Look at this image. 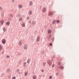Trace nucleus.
<instances>
[{"instance_id":"1","label":"nucleus","mask_w":79,"mask_h":79,"mask_svg":"<svg viewBox=\"0 0 79 79\" xmlns=\"http://www.w3.org/2000/svg\"><path fill=\"white\" fill-rule=\"evenodd\" d=\"M47 63L49 65V66H52V60H48L47 61Z\"/></svg>"},{"instance_id":"2","label":"nucleus","mask_w":79,"mask_h":79,"mask_svg":"<svg viewBox=\"0 0 79 79\" xmlns=\"http://www.w3.org/2000/svg\"><path fill=\"white\" fill-rule=\"evenodd\" d=\"M48 39L49 40V42H53V40H54V38L53 37L51 38Z\"/></svg>"},{"instance_id":"3","label":"nucleus","mask_w":79,"mask_h":79,"mask_svg":"<svg viewBox=\"0 0 79 79\" xmlns=\"http://www.w3.org/2000/svg\"><path fill=\"white\" fill-rule=\"evenodd\" d=\"M47 11V8L46 7H44L42 9V12L43 13H45Z\"/></svg>"},{"instance_id":"4","label":"nucleus","mask_w":79,"mask_h":79,"mask_svg":"<svg viewBox=\"0 0 79 79\" xmlns=\"http://www.w3.org/2000/svg\"><path fill=\"white\" fill-rule=\"evenodd\" d=\"M40 36H37V38L36 39V42H39V41H40Z\"/></svg>"},{"instance_id":"5","label":"nucleus","mask_w":79,"mask_h":79,"mask_svg":"<svg viewBox=\"0 0 79 79\" xmlns=\"http://www.w3.org/2000/svg\"><path fill=\"white\" fill-rule=\"evenodd\" d=\"M2 43L3 45L5 44V43H6V40L5 39H3L2 40Z\"/></svg>"},{"instance_id":"6","label":"nucleus","mask_w":79,"mask_h":79,"mask_svg":"<svg viewBox=\"0 0 79 79\" xmlns=\"http://www.w3.org/2000/svg\"><path fill=\"white\" fill-rule=\"evenodd\" d=\"M54 12H49L48 13V15L49 16H52V15H53Z\"/></svg>"},{"instance_id":"7","label":"nucleus","mask_w":79,"mask_h":79,"mask_svg":"<svg viewBox=\"0 0 79 79\" xmlns=\"http://www.w3.org/2000/svg\"><path fill=\"white\" fill-rule=\"evenodd\" d=\"M24 50H27V46L26 44H25L23 47Z\"/></svg>"},{"instance_id":"8","label":"nucleus","mask_w":79,"mask_h":79,"mask_svg":"<svg viewBox=\"0 0 79 79\" xmlns=\"http://www.w3.org/2000/svg\"><path fill=\"white\" fill-rule=\"evenodd\" d=\"M32 10H30L28 11V14L29 15H32Z\"/></svg>"},{"instance_id":"9","label":"nucleus","mask_w":79,"mask_h":79,"mask_svg":"<svg viewBox=\"0 0 79 79\" xmlns=\"http://www.w3.org/2000/svg\"><path fill=\"white\" fill-rule=\"evenodd\" d=\"M0 23L1 24V25L2 26L3 24V23H4V21L3 20H1L0 21Z\"/></svg>"},{"instance_id":"10","label":"nucleus","mask_w":79,"mask_h":79,"mask_svg":"<svg viewBox=\"0 0 79 79\" xmlns=\"http://www.w3.org/2000/svg\"><path fill=\"white\" fill-rule=\"evenodd\" d=\"M29 5L30 6H32L33 5V2L32 1H29Z\"/></svg>"},{"instance_id":"11","label":"nucleus","mask_w":79,"mask_h":79,"mask_svg":"<svg viewBox=\"0 0 79 79\" xmlns=\"http://www.w3.org/2000/svg\"><path fill=\"white\" fill-rule=\"evenodd\" d=\"M23 6L21 4H19V8H20V9H21V8H23Z\"/></svg>"},{"instance_id":"12","label":"nucleus","mask_w":79,"mask_h":79,"mask_svg":"<svg viewBox=\"0 0 79 79\" xmlns=\"http://www.w3.org/2000/svg\"><path fill=\"white\" fill-rule=\"evenodd\" d=\"M6 24L7 26H9L10 24V22L8 21L6 22Z\"/></svg>"},{"instance_id":"13","label":"nucleus","mask_w":79,"mask_h":79,"mask_svg":"<svg viewBox=\"0 0 79 79\" xmlns=\"http://www.w3.org/2000/svg\"><path fill=\"white\" fill-rule=\"evenodd\" d=\"M30 61H31V59L29 58L27 60V63L29 64V63H30Z\"/></svg>"},{"instance_id":"14","label":"nucleus","mask_w":79,"mask_h":79,"mask_svg":"<svg viewBox=\"0 0 79 79\" xmlns=\"http://www.w3.org/2000/svg\"><path fill=\"white\" fill-rule=\"evenodd\" d=\"M4 12H3V11L2 12V13L1 14V17L2 18H3V17H4Z\"/></svg>"},{"instance_id":"15","label":"nucleus","mask_w":79,"mask_h":79,"mask_svg":"<svg viewBox=\"0 0 79 79\" xmlns=\"http://www.w3.org/2000/svg\"><path fill=\"white\" fill-rule=\"evenodd\" d=\"M32 24H33V25H35V24H36V22H35L34 21H33Z\"/></svg>"},{"instance_id":"16","label":"nucleus","mask_w":79,"mask_h":79,"mask_svg":"<svg viewBox=\"0 0 79 79\" xmlns=\"http://www.w3.org/2000/svg\"><path fill=\"white\" fill-rule=\"evenodd\" d=\"M56 20H53V21L52 22V24H55V23H56Z\"/></svg>"},{"instance_id":"17","label":"nucleus","mask_w":79,"mask_h":79,"mask_svg":"<svg viewBox=\"0 0 79 79\" xmlns=\"http://www.w3.org/2000/svg\"><path fill=\"white\" fill-rule=\"evenodd\" d=\"M48 34H51L52 32V30L50 29L48 30Z\"/></svg>"},{"instance_id":"18","label":"nucleus","mask_w":79,"mask_h":79,"mask_svg":"<svg viewBox=\"0 0 79 79\" xmlns=\"http://www.w3.org/2000/svg\"><path fill=\"white\" fill-rule=\"evenodd\" d=\"M2 29L3 30V31L4 32H6V28L5 27H4Z\"/></svg>"},{"instance_id":"19","label":"nucleus","mask_w":79,"mask_h":79,"mask_svg":"<svg viewBox=\"0 0 79 79\" xmlns=\"http://www.w3.org/2000/svg\"><path fill=\"white\" fill-rule=\"evenodd\" d=\"M21 16V14H18L17 15H16V17L17 18H18L19 17H20Z\"/></svg>"},{"instance_id":"20","label":"nucleus","mask_w":79,"mask_h":79,"mask_svg":"<svg viewBox=\"0 0 79 79\" xmlns=\"http://www.w3.org/2000/svg\"><path fill=\"white\" fill-rule=\"evenodd\" d=\"M21 41H22V40H21V41H19V44L20 45H22V42H21Z\"/></svg>"},{"instance_id":"21","label":"nucleus","mask_w":79,"mask_h":79,"mask_svg":"<svg viewBox=\"0 0 79 79\" xmlns=\"http://www.w3.org/2000/svg\"><path fill=\"white\" fill-rule=\"evenodd\" d=\"M43 66L44 67H45V66H46V65H45V64H46V62H43Z\"/></svg>"},{"instance_id":"22","label":"nucleus","mask_w":79,"mask_h":79,"mask_svg":"<svg viewBox=\"0 0 79 79\" xmlns=\"http://www.w3.org/2000/svg\"><path fill=\"white\" fill-rule=\"evenodd\" d=\"M33 79H37V76H33Z\"/></svg>"},{"instance_id":"23","label":"nucleus","mask_w":79,"mask_h":79,"mask_svg":"<svg viewBox=\"0 0 79 79\" xmlns=\"http://www.w3.org/2000/svg\"><path fill=\"white\" fill-rule=\"evenodd\" d=\"M19 21H23V18H22V17H20V18L19 19Z\"/></svg>"},{"instance_id":"24","label":"nucleus","mask_w":79,"mask_h":79,"mask_svg":"<svg viewBox=\"0 0 79 79\" xmlns=\"http://www.w3.org/2000/svg\"><path fill=\"white\" fill-rule=\"evenodd\" d=\"M60 69H63L64 68V67L63 66H60Z\"/></svg>"},{"instance_id":"25","label":"nucleus","mask_w":79,"mask_h":79,"mask_svg":"<svg viewBox=\"0 0 79 79\" xmlns=\"http://www.w3.org/2000/svg\"><path fill=\"white\" fill-rule=\"evenodd\" d=\"M8 20H10V21H11V20H12V18L10 17H9L8 18Z\"/></svg>"},{"instance_id":"26","label":"nucleus","mask_w":79,"mask_h":79,"mask_svg":"<svg viewBox=\"0 0 79 79\" xmlns=\"http://www.w3.org/2000/svg\"><path fill=\"white\" fill-rule=\"evenodd\" d=\"M19 69H18L17 70V73H19V74H20V72H19Z\"/></svg>"},{"instance_id":"27","label":"nucleus","mask_w":79,"mask_h":79,"mask_svg":"<svg viewBox=\"0 0 79 79\" xmlns=\"http://www.w3.org/2000/svg\"><path fill=\"white\" fill-rule=\"evenodd\" d=\"M30 18L29 16H27V20H29L30 19Z\"/></svg>"},{"instance_id":"28","label":"nucleus","mask_w":79,"mask_h":79,"mask_svg":"<svg viewBox=\"0 0 79 79\" xmlns=\"http://www.w3.org/2000/svg\"><path fill=\"white\" fill-rule=\"evenodd\" d=\"M27 72H25L24 73V75L25 76H27Z\"/></svg>"},{"instance_id":"29","label":"nucleus","mask_w":79,"mask_h":79,"mask_svg":"<svg viewBox=\"0 0 79 79\" xmlns=\"http://www.w3.org/2000/svg\"><path fill=\"white\" fill-rule=\"evenodd\" d=\"M26 62H24V65H23V66L24 67H25V66H26Z\"/></svg>"},{"instance_id":"30","label":"nucleus","mask_w":79,"mask_h":79,"mask_svg":"<svg viewBox=\"0 0 79 79\" xmlns=\"http://www.w3.org/2000/svg\"><path fill=\"white\" fill-rule=\"evenodd\" d=\"M7 73H10V69H7Z\"/></svg>"},{"instance_id":"31","label":"nucleus","mask_w":79,"mask_h":79,"mask_svg":"<svg viewBox=\"0 0 79 79\" xmlns=\"http://www.w3.org/2000/svg\"><path fill=\"white\" fill-rule=\"evenodd\" d=\"M56 22L57 23H60V20H56Z\"/></svg>"},{"instance_id":"32","label":"nucleus","mask_w":79,"mask_h":79,"mask_svg":"<svg viewBox=\"0 0 79 79\" xmlns=\"http://www.w3.org/2000/svg\"><path fill=\"white\" fill-rule=\"evenodd\" d=\"M52 37V35H49L48 38V39H50L51 38V37Z\"/></svg>"},{"instance_id":"33","label":"nucleus","mask_w":79,"mask_h":79,"mask_svg":"<svg viewBox=\"0 0 79 79\" xmlns=\"http://www.w3.org/2000/svg\"><path fill=\"white\" fill-rule=\"evenodd\" d=\"M9 16H10V17H13V15H12L11 14H9Z\"/></svg>"},{"instance_id":"34","label":"nucleus","mask_w":79,"mask_h":79,"mask_svg":"<svg viewBox=\"0 0 79 79\" xmlns=\"http://www.w3.org/2000/svg\"><path fill=\"white\" fill-rule=\"evenodd\" d=\"M22 25L23 27H25V24L24 23H23Z\"/></svg>"},{"instance_id":"35","label":"nucleus","mask_w":79,"mask_h":79,"mask_svg":"<svg viewBox=\"0 0 79 79\" xmlns=\"http://www.w3.org/2000/svg\"><path fill=\"white\" fill-rule=\"evenodd\" d=\"M2 49V45H0V50H1Z\"/></svg>"},{"instance_id":"36","label":"nucleus","mask_w":79,"mask_h":79,"mask_svg":"<svg viewBox=\"0 0 79 79\" xmlns=\"http://www.w3.org/2000/svg\"><path fill=\"white\" fill-rule=\"evenodd\" d=\"M55 66V64H53L52 65V68H54Z\"/></svg>"},{"instance_id":"37","label":"nucleus","mask_w":79,"mask_h":79,"mask_svg":"<svg viewBox=\"0 0 79 79\" xmlns=\"http://www.w3.org/2000/svg\"><path fill=\"white\" fill-rule=\"evenodd\" d=\"M4 75H5V73H3L1 75L2 77H3V76H4Z\"/></svg>"},{"instance_id":"38","label":"nucleus","mask_w":79,"mask_h":79,"mask_svg":"<svg viewBox=\"0 0 79 79\" xmlns=\"http://www.w3.org/2000/svg\"><path fill=\"white\" fill-rule=\"evenodd\" d=\"M49 45L50 46H52V45H53V44L52 43H50L49 44Z\"/></svg>"},{"instance_id":"39","label":"nucleus","mask_w":79,"mask_h":79,"mask_svg":"<svg viewBox=\"0 0 79 79\" xmlns=\"http://www.w3.org/2000/svg\"><path fill=\"white\" fill-rule=\"evenodd\" d=\"M52 76H50L49 77V78L50 79H52Z\"/></svg>"},{"instance_id":"40","label":"nucleus","mask_w":79,"mask_h":79,"mask_svg":"<svg viewBox=\"0 0 79 79\" xmlns=\"http://www.w3.org/2000/svg\"><path fill=\"white\" fill-rule=\"evenodd\" d=\"M16 79V77H12V79Z\"/></svg>"},{"instance_id":"41","label":"nucleus","mask_w":79,"mask_h":79,"mask_svg":"<svg viewBox=\"0 0 79 79\" xmlns=\"http://www.w3.org/2000/svg\"><path fill=\"white\" fill-rule=\"evenodd\" d=\"M6 58H10V56H6Z\"/></svg>"},{"instance_id":"42","label":"nucleus","mask_w":79,"mask_h":79,"mask_svg":"<svg viewBox=\"0 0 79 79\" xmlns=\"http://www.w3.org/2000/svg\"><path fill=\"white\" fill-rule=\"evenodd\" d=\"M41 72H42V73H44V70H41Z\"/></svg>"},{"instance_id":"43","label":"nucleus","mask_w":79,"mask_h":79,"mask_svg":"<svg viewBox=\"0 0 79 79\" xmlns=\"http://www.w3.org/2000/svg\"><path fill=\"white\" fill-rule=\"evenodd\" d=\"M60 64H61V63L60 62H59L58 63V64L59 65H60Z\"/></svg>"},{"instance_id":"44","label":"nucleus","mask_w":79,"mask_h":79,"mask_svg":"<svg viewBox=\"0 0 79 79\" xmlns=\"http://www.w3.org/2000/svg\"><path fill=\"white\" fill-rule=\"evenodd\" d=\"M28 23H29L30 24H31V21H28Z\"/></svg>"},{"instance_id":"45","label":"nucleus","mask_w":79,"mask_h":79,"mask_svg":"<svg viewBox=\"0 0 79 79\" xmlns=\"http://www.w3.org/2000/svg\"><path fill=\"white\" fill-rule=\"evenodd\" d=\"M1 10H2V8L1 7H0V11Z\"/></svg>"},{"instance_id":"46","label":"nucleus","mask_w":79,"mask_h":79,"mask_svg":"<svg viewBox=\"0 0 79 79\" xmlns=\"http://www.w3.org/2000/svg\"><path fill=\"white\" fill-rule=\"evenodd\" d=\"M58 73H56V76H58Z\"/></svg>"},{"instance_id":"47","label":"nucleus","mask_w":79,"mask_h":79,"mask_svg":"<svg viewBox=\"0 0 79 79\" xmlns=\"http://www.w3.org/2000/svg\"><path fill=\"white\" fill-rule=\"evenodd\" d=\"M42 6H40V9H41V8H42Z\"/></svg>"},{"instance_id":"48","label":"nucleus","mask_w":79,"mask_h":79,"mask_svg":"<svg viewBox=\"0 0 79 79\" xmlns=\"http://www.w3.org/2000/svg\"><path fill=\"white\" fill-rule=\"evenodd\" d=\"M3 53H4V51H3L2 52V54H3Z\"/></svg>"},{"instance_id":"49","label":"nucleus","mask_w":79,"mask_h":79,"mask_svg":"<svg viewBox=\"0 0 79 79\" xmlns=\"http://www.w3.org/2000/svg\"><path fill=\"white\" fill-rule=\"evenodd\" d=\"M53 61V59H52L51 61Z\"/></svg>"},{"instance_id":"50","label":"nucleus","mask_w":79,"mask_h":79,"mask_svg":"<svg viewBox=\"0 0 79 79\" xmlns=\"http://www.w3.org/2000/svg\"><path fill=\"white\" fill-rule=\"evenodd\" d=\"M12 2H14V0H13Z\"/></svg>"},{"instance_id":"51","label":"nucleus","mask_w":79,"mask_h":79,"mask_svg":"<svg viewBox=\"0 0 79 79\" xmlns=\"http://www.w3.org/2000/svg\"><path fill=\"white\" fill-rule=\"evenodd\" d=\"M53 58H55V56H53Z\"/></svg>"}]
</instances>
